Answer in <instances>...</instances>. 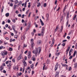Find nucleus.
Listing matches in <instances>:
<instances>
[{"mask_svg":"<svg viewBox=\"0 0 77 77\" xmlns=\"http://www.w3.org/2000/svg\"><path fill=\"white\" fill-rule=\"evenodd\" d=\"M41 51V48L39 47L38 48H35V50H33L32 51V53L34 54H35V56H36L37 55H39L40 54V52Z\"/></svg>","mask_w":77,"mask_h":77,"instance_id":"nucleus-1","label":"nucleus"},{"mask_svg":"<svg viewBox=\"0 0 77 77\" xmlns=\"http://www.w3.org/2000/svg\"><path fill=\"white\" fill-rule=\"evenodd\" d=\"M45 31V27H42V29L41 30V34H38V36H44V33Z\"/></svg>","mask_w":77,"mask_h":77,"instance_id":"nucleus-2","label":"nucleus"},{"mask_svg":"<svg viewBox=\"0 0 77 77\" xmlns=\"http://www.w3.org/2000/svg\"><path fill=\"white\" fill-rule=\"evenodd\" d=\"M28 53V57L29 59H30L32 56V54H31V52L30 51H29Z\"/></svg>","mask_w":77,"mask_h":77,"instance_id":"nucleus-3","label":"nucleus"},{"mask_svg":"<svg viewBox=\"0 0 77 77\" xmlns=\"http://www.w3.org/2000/svg\"><path fill=\"white\" fill-rule=\"evenodd\" d=\"M22 62L24 64V65L25 66H27V63L25 61V60H22Z\"/></svg>","mask_w":77,"mask_h":77,"instance_id":"nucleus-4","label":"nucleus"},{"mask_svg":"<svg viewBox=\"0 0 77 77\" xmlns=\"http://www.w3.org/2000/svg\"><path fill=\"white\" fill-rule=\"evenodd\" d=\"M58 66V63H56V65L55 66V71H56V70L57 69V66Z\"/></svg>","mask_w":77,"mask_h":77,"instance_id":"nucleus-5","label":"nucleus"},{"mask_svg":"<svg viewBox=\"0 0 77 77\" xmlns=\"http://www.w3.org/2000/svg\"><path fill=\"white\" fill-rule=\"evenodd\" d=\"M69 49H70V47L69 46L68 47L67 50H66V56H67V55L68 54V51H69Z\"/></svg>","mask_w":77,"mask_h":77,"instance_id":"nucleus-6","label":"nucleus"},{"mask_svg":"<svg viewBox=\"0 0 77 77\" xmlns=\"http://www.w3.org/2000/svg\"><path fill=\"white\" fill-rule=\"evenodd\" d=\"M57 73L55 74V77H59V71L58 72H56Z\"/></svg>","mask_w":77,"mask_h":77,"instance_id":"nucleus-7","label":"nucleus"},{"mask_svg":"<svg viewBox=\"0 0 77 77\" xmlns=\"http://www.w3.org/2000/svg\"><path fill=\"white\" fill-rule=\"evenodd\" d=\"M22 55H20L19 57H18L17 58V60H20L21 58H22Z\"/></svg>","mask_w":77,"mask_h":77,"instance_id":"nucleus-8","label":"nucleus"},{"mask_svg":"<svg viewBox=\"0 0 77 77\" xmlns=\"http://www.w3.org/2000/svg\"><path fill=\"white\" fill-rule=\"evenodd\" d=\"M63 16H61L60 18V23L63 22V21H62V20H63Z\"/></svg>","mask_w":77,"mask_h":77,"instance_id":"nucleus-9","label":"nucleus"},{"mask_svg":"<svg viewBox=\"0 0 77 77\" xmlns=\"http://www.w3.org/2000/svg\"><path fill=\"white\" fill-rule=\"evenodd\" d=\"M12 28V29L13 30H15V25H13L12 26H11Z\"/></svg>","mask_w":77,"mask_h":77,"instance_id":"nucleus-10","label":"nucleus"},{"mask_svg":"<svg viewBox=\"0 0 77 77\" xmlns=\"http://www.w3.org/2000/svg\"><path fill=\"white\" fill-rule=\"evenodd\" d=\"M40 22L41 23L42 26H44V23H43V22L42 21V20H41V19H40Z\"/></svg>","mask_w":77,"mask_h":77,"instance_id":"nucleus-11","label":"nucleus"},{"mask_svg":"<svg viewBox=\"0 0 77 77\" xmlns=\"http://www.w3.org/2000/svg\"><path fill=\"white\" fill-rule=\"evenodd\" d=\"M61 64L63 66H68V65L65 64H63L62 63H61Z\"/></svg>","mask_w":77,"mask_h":77,"instance_id":"nucleus-12","label":"nucleus"},{"mask_svg":"<svg viewBox=\"0 0 77 77\" xmlns=\"http://www.w3.org/2000/svg\"><path fill=\"white\" fill-rule=\"evenodd\" d=\"M30 26L29 25L27 26L26 28V31H27L29 29V28L30 27Z\"/></svg>","mask_w":77,"mask_h":77,"instance_id":"nucleus-13","label":"nucleus"},{"mask_svg":"<svg viewBox=\"0 0 77 77\" xmlns=\"http://www.w3.org/2000/svg\"><path fill=\"white\" fill-rule=\"evenodd\" d=\"M1 55L2 56L3 58H5V54L4 53V52H2L1 53Z\"/></svg>","mask_w":77,"mask_h":77,"instance_id":"nucleus-14","label":"nucleus"},{"mask_svg":"<svg viewBox=\"0 0 77 77\" xmlns=\"http://www.w3.org/2000/svg\"><path fill=\"white\" fill-rule=\"evenodd\" d=\"M73 51V50L72 49H71L70 50V51H69V56H71V52H72V51Z\"/></svg>","mask_w":77,"mask_h":77,"instance_id":"nucleus-15","label":"nucleus"},{"mask_svg":"<svg viewBox=\"0 0 77 77\" xmlns=\"http://www.w3.org/2000/svg\"><path fill=\"white\" fill-rule=\"evenodd\" d=\"M68 18H69V13H68L66 16V20H68Z\"/></svg>","mask_w":77,"mask_h":77,"instance_id":"nucleus-16","label":"nucleus"},{"mask_svg":"<svg viewBox=\"0 0 77 77\" xmlns=\"http://www.w3.org/2000/svg\"><path fill=\"white\" fill-rule=\"evenodd\" d=\"M41 43V40H38L37 42V44H40Z\"/></svg>","mask_w":77,"mask_h":77,"instance_id":"nucleus-17","label":"nucleus"},{"mask_svg":"<svg viewBox=\"0 0 77 77\" xmlns=\"http://www.w3.org/2000/svg\"><path fill=\"white\" fill-rule=\"evenodd\" d=\"M58 29H59V26H57L55 29V32H57Z\"/></svg>","mask_w":77,"mask_h":77,"instance_id":"nucleus-18","label":"nucleus"},{"mask_svg":"<svg viewBox=\"0 0 77 77\" xmlns=\"http://www.w3.org/2000/svg\"><path fill=\"white\" fill-rule=\"evenodd\" d=\"M76 53H77V51H74V53L73 54V56L74 57V56H75V54H76Z\"/></svg>","mask_w":77,"mask_h":77,"instance_id":"nucleus-19","label":"nucleus"},{"mask_svg":"<svg viewBox=\"0 0 77 77\" xmlns=\"http://www.w3.org/2000/svg\"><path fill=\"white\" fill-rule=\"evenodd\" d=\"M5 16L6 17H9V13H6L5 14Z\"/></svg>","mask_w":77,"mask_h":77,"instance_id":"nucleus-20","label":"nucleus"},{"mask_svg":"<svg viewBox=\"0 0 77 77\" xmlns=\"http://www.w3.org/2000/svg\"><path fill=\"white\" fill-rule=\"evenodd\" d=\"M8 28L10 30H12V28L11 27V26H8Z\"/></svg>","mask_w":77,"mask_h":77,"instance_id":"nucleus-21","label":"nucleus"},{"mask_svg":"<svg viewBox=\"0 0 77 77\" xmlns=\"http://www.w3.org/2000/svg\"><path fill=\"white\" fill-rule=\"evenodd\" d=\"M31 68L32 69H34V67H33V64H32V65H31Z\"/></svg>","mask_w":77,"mask_h":77,"instance_id":"nucleus-22","label":"nucleus"},{"mask_svg":"<svg viewBox=\"0 0 77 77\" xmlns=\"http://www.w3.org/2000/svg\"><path fill=\"white\" fill-rule=\"evenodd\" d=\"M34 45H35V44L34 43H31L32 47H33Z\"/></svg>","mask_w":77,"mask_h":77,"instance_id":"nucleus-23","label":"nucleus"},{"mask_svg":"<svg viewBox=\"0 0 77 77\" xmlns=\"http://www.w3.org/2000/svg\"><path fill=\"white\" fill-rule=\"evenodd\" d=\"M11 63H9V64L8 68L9 69H10V68H11Z\"/></svg>","mask_w":77,"mask_h":77,"instance_id":"nucleus-24","label":"nucleus"},{"mask_svg":"<svg viewBox=\"0 0 77 77\" xmlns=\"http://www.w3.org/2000/svg\"><path fill=\"white\" fill-rule=\"evenodd\" d=\"M49 62H50V61L48 59L46 61L47 63V64H48V63H49Z\"/></svg>","mask_w":77,"mask_h":77,"instance_id":"nucleus-25","label":"nucleus"},{"mask_svg":"<svg viewBox=\"0 0 77 77\" xmlns=\"http://www.w3.org/2000/svg\"><path fill=\"white\" fill-rule=\"evenodd\" d=\"M46 16L47 17V19H48V17H49V15H48V14H47Z\"/></svg>","mask_w":77,"mask_h":77,"instance_id":"nucleus-26","label":"nucleus"},{"mask_svg":"<svg viewBox=\"0 0 77 77\" xmlns=\"http://www.w3.org/2000/svg\"><path fill=\"white\" fill-rule=\"evenodd\" d=\"M4 55H7L8 54V52L7 51H6L4 53Z\"/></svg>","mask_w":77,"mask_h":77,"instance_id":"nucleus-27","label":"nucleus"},{"mask_svg":"<svg viewBox=\"0 0 77 77\" xmlns=\"http://www.w3.org/2000/svg\"><path fill=\"white\" fill-rule=\"evenodd\" d=\"M40 5H41V3H40V2L38 3L37 5V7H39V6H40Z\"/></svg>","mask_w":77,"mask_h":77,"instance_id":"nucleus-28","label":"nucleus"},{"mask_svg":"<svg viewBox=\"0 0 77 77\" xmlns=\"http://www.w3.org/2000/svg\"><path fill=\"white\" fill-rule=\"evenodd\" d=\"M27 47V45H26V44H24V47H23V48H24V47Z\"/></svg>","mask_w":77,"mask_h":77,"instance_id":"nucleus-29","label":"nucleus"},{"mask_svg":"<svg viewBox=\"0 0 77 77\" xmlns=\"http://www.w3.org/2000/svg\"><path fill=\"white\" fill-rule=\"evenodd\" d=\"M63 29V26H62L61 27V29L60 30L61 32L62 31V29Z\"/></svg>","mask_w":77,"mask_h":77,"instance_id":"nucleus-30","label":"nucleus"},{"mask_svg":"<svg viewBox=\"0 0 77 77\" xmlns=\"http://www.w3.org/2000/svg\"><path fill=\"white\" fill-rule=\"evenodd\" d=\"M9 51H12V48H10Z\"/></svg>","mask_w":77,"mask_h":77,"instance_id":"nucleus-31","label":"nucleus"},{"mask_svg":"<svg viewBox=\"0 0 77 77\" xmlns=\"http://www.w3.org/2000/svg\"><path fill=\"white\" fill-rule=\"evenodd\" d=\"M62 45L63 46V47H64L65 45V43H63Z\"/></svg>","mask_w":77,"mask_h":77,"instance_id":"nucleus-32","label":"nucleus"},{"mask_svg":"<svg viewBox=\"0 0 77 77\" xmlns=\"http://www.w3.org/2000/svg\"><path fill=\"white\" fill-rule=\"evenodd\" d=\"M25 36H22V38H21V39H25Z\"/></svg>","mask_w":77,"mask_h":77,"instance_id":"nucleus-33","label":"nucleus"},{"mask_svg":"<svg viewBox=\"0 0 77 77\" xmlns=\"http://www.w3.org/2000/svg\"><path fill=\"white\" fill-rule=\"evenodd\" d=\"M45 65H44L43 68V70H44L45 69Z\"/></svg>","mask_w":77,"mask_h":77,"instance_id":"nucleus-34","label":"nucleus"},{"mask_svg":"<svg viewBox=\"0 0 77 77\" xmlns=\"http://www.w3.org/2000/svg\"><path fill=\"white\" fill-rule=\"evenodd\" d=\"M8 33V32L6 31L5 32H4V35H6V34H7Z\"/></svg>","mask_w":77,"mask_h":77,"instance_id":"nucleus-35","label":"nucleus"},{"mask_svg":"<svg viewBox=\"0 0 77 77\" xmlns=\"http://www.w3.org/2000/svg\"><path fill=\"white\" fill-rule=\"evenodd\" d=\"M46 6H47V4H46V3H45L44 5V7H46Z\"/></svg>","mask_w":77,"mask_h":77,"instance_id":"nucleus-36","label":"nucleus"},{"mask_svg":"<svg viewBox=\"0 0 77 77\" xmlns=\"http://www.w3.org/2000/svg\"><path fill=\"white\" fill-rule=\"evenodd\" d=\"M74 68H77V64H75L74 65Z\"/></svg>","mask_w":77,"mask_h":77,"instance_id":"nucleus-37","label":"nucleus"},{"mask_svg":"<svg viewBox=\"0 0 77 77\" xmlns=\"http://www.w3.org/2000/svg\"><path fill=\"white\" fill-rule=\"evenodd\" d=\"M8 23H11V20H9V19H8Z\"/></svg>","mask_w":77,"mask_h":77,"instance_id":"nucleus-38","label":"nucleus"},{"mask_svg":"<svg viewBox=\"0 0 77 77\" xmlns=\"http://www.w3.org/2000/svg\"><path fill=\"white\" fill-rule=\"evenodd\" d=\"M8 26H9V25H8V24H6L5 25V27H6V28L8 27Z\"/></svg>","mask_w":77,"mask_h":77,"instance_id":"nucleus-39","label":"nucleus"},{"mask_svg":"<svg viewBox=\"0 0 77 77\" xmlns=\"http://www.w3.org/2000/svg\"><path fill=\"white\" fill-rule=\"evenodd\" d=\"M17 5H15L14 6V9H16V7H17Z\"/></svg>","mask_w":77,"mask_h":77,"instance_id":"nucleus-40","label":"nucleus"},{"mask_svg":"<svg viewBox=\"0 0 77 77\" xmlns=\"http://www.w3.org/2000/svg\"><path fill=\"white\" fill-rule=\"evenodd\" d=\"M29 63H30V64H31V63H32V61L29 60Z\"/></svg>","mask_w":77,"mask_h":77,"instance_id":"nucleus-41","label":"nucleus"},{"mask_svg":"<svg viewBox=\"0 0 77 77\" xmlns=\"http://www.w3.org/2000/svg\"><path fill=\"white\" fill-rule=\"evenodd\" d=\"M0 68H4V67L3 66V65H2L0 66Z\"/></svg>","mask_w":77,"mask_h":77,"instance_id":"nucleus-42","label":"nucleus"},{"mask_svg":"<svg viewBox=\"0 0 77 77\" xmlns=\"http://www.w3.org/2000/svg\"><path fill=\"white\" fill-rule=\"evenodd\" d=\"M66 41H67V40H63L62 41L63 42H66Z\"/></svg>","mask_w":77,"mask_h":77,"instance_id":"nucleus-43","label":"nucleus"},{"mask_svg":"<svg viewBox=\"0 0 77 77\" xmlns=\"http://www.w3.org/2000/svg\"><path fill=\"white\" fill-rule=\"evenodd\" d=\"M18 16L19 17H21V14H19L18 15Z\"/></svg>","mask_w":77,"mask_h":77,"instance_id":"nucleus-44","label":"nucleus"},{"mask_svg":"<svg viewBox=\"0 0 77 77\" xmlns=\"http://www.w3.org/2000/svg\"><path fill=\"white\" fill-rule=\"evenodd\" d=\"M18 3V1L17 0H16L15 1V3Z\"/></svg>","mask_w":77,"mask_h":77,"instance_id":"nucleus-45","label":"nucleus"},{"mask_svg":"<svg viewBox=\"0 0 77 77\" xmlns=\"http://www.w3.org/2000/svg\"><path fill=\"white\" fill-rule=\"evenodd\" d=\"M53 45H54V43H52L51 45V47H53Z\"/></svg>","mask_w":77,"mask_h":77,"instance_id":"nucleus-46","label":"nucleus"},{"mask_svg":"<svg viewBox=\"0 0 77 77\" xmlns=\"http://www.w3.org/2000/svg\"><path fill=\"white\" fill-rule=\"evenodd\" d=\"M14 32H15V33L16 34H17V33H18V32H17V31L15 30H14Z\"/></svg>","mask_w":77,"mask_h":77,"instance_id":"nucleus-47","label":"nucleus"},{"mask_svg":"<svg viewBox=\"0 0 77 77\" xmlns=\"http://www.w3.org/2000/svg\"><path fill=\"white\" fill-rule=\"evenodd\" d=\"M29 10H27L26 11V14H28V13L29 12Z\"/></svg>","mask_w":77,"mask_h":77,"instance_id":"nucleus-48","label":"nucleus"},{"mask_svg":"<svg viewBox=\"0 0 77 77\" xmlns=\"http://www.w3.org/2000/svg\"><path fill=\"white\" fill-rule=\"evenodd\" d=\"M35 73V72L33 71H32V75H33Z\"/></svg>","mask_w":77,"mask_h":77,"instance_id":"nucleus-49","label":"nucleus"},{"mask_svg":"<svg viewBox=\"0 0 77 77\" xmlns=\"http://www.w3.org/2000/svg\"><path fill=\"white\" fill-rule=\"evenodd\" d=\"M5 23V22L4 21H2V24H3V25H4V24Z\"/></svg>","mask_w":77,"mask_h":77,"instance_id":"nucleus-50","label":"nucleus"},{"mask_svg":"<svg viewBox=\"0 0 77 77\" xmlns=\"http://www.w3.org/2000/svg\"><path fill=\"white\" fill-rule=\"evenodd\" d=\"M3 73H6V71L5 70H3Z\"/></svg>","mask_w":77,"mask_h":77,"instance_id":"nucleus-51","label":"nucleus"},{"mask_svg":"<svg viewBox=\"0 0 77 77\" xmlns=\"http://www.w3.org/2000/svg\"><path fill=\"white\" fill-rule=\"evenodd\" d=\"M57 0H55V5H56L57 4Z\"/></svg>","mask_w":77,"mask_h":77,"instance_id":"nucleus-52","label":"nucleus"},{"mask_svg":"<svg viewBox=\"0 0 77 77\" xmlns=\"http://www.w3.org/2000/svg\"><path fill=\"white\" fill-rule=\"evenodd\" d=\"M18 37L17 35H15L14 36L15 38H17V37Z\"/></svg>","mask_w":77,"mask_h":77,"instance_id":"nucleus-53","label":"nucleus"},{"mask_svg":"<svg viewBox=\"0 0 77 77\" xmlns=\"http://www.w3.org/2000/svg\"><path fill=\"white\" fill-rule=\"evenodd\" d=\"M75 48L77 49V44L76 43L75 45Z\"/></svg>","mask_w":77,"mask_h":77,"instance_id":"nucleus-54","label":"nucleus"},{"mask_svg":"<svg viewBox=\"0 0 77 77\" xmlns=\"http://www.w3.org/2000/svg\"><path fill=\"white\" fill-rule=\"evenodd\" d=\"M2 66H6V65H5V63H3Z\"/></svg>","mask_w":77,"mask_h":77,"instance_id":"nucleus-55","label":"nucleus"},{"mask_svg":"<svg viewBox=\"0 0 77 77\" xmlns=\"http://www.w3.org/2000/svg\"><path fill=\"white\" fill-rule=\"evenodd\" d=\"M31 42H33V39H31Z\"/></svg>","mask_w":77,"mask_h":77,"instance_id":"nucleus-56","label":"nucleus"},{"mask_svg":"<svg viewBox=\"0 0 77 77\" xmlns=\"http://www.w3.org/2000/svg\"><path fill=\"white\" fill-rule=\"evenodd\" d=\"M12 61L13 62H15V59H12Z\"/></svg>","mask_w":77,"mask_h":77,"instance_id":"nucleus-57","label":"nucleus"},{"mask_svg":"<svg viewBox=\"0 0 77 77\" xmlns=\"http://www.w3.org/2000/svg\"><path fill=\"white\" fill-rule=\"evenodd\" d=\"M6 64H8L9 63V61H6L5 62Z\"/></svg>","mask_w":77,"mask_h":77,"instance_id":"nucleus-58","label":"nucleus"},{"mask_svg":"<svg viewBox=\"0 0 77 77\" xmlns=\"http://www.w3.org/2000/svg\"><path fill=\"white\" fill-rule=\"evenodd\" d=\"M67 38L68 39H70V37L69 36H67Z\"/></svg>","mask_w":77,"mask_h":77,"instance_id":"nucleus-59","label":"nucleus"},{"mask_svg":"<svg viewBox=\"0 0 77 77\" xmlns=\"http://www.w3.org/2000/svg\"><path fill=\"white\" fill-rule=\"evenodd\" d=\"M19 5H20H20L22 4V2L21 1H20V2H19Z\"/></svg>","mask_w":77,"mask_h":77,"instance_id":"nucleus-60","label":"nucleus"},{"mask_svg":"<svg viewBox=\"0 0 77 77\" xmlns=\"http://www.w3.org/2000/svg\"><path fill=\"white\" fill-rule=\"evenodd\" d=\"M61 77H66V76H65V75H61Z\"/></svg>","mask_w":77,"mask_h":77,"instance_id":"nucleus-61","label":"nucleus"},{"mask_svg":"<svg viewBox=\"0 0 77 77\" xmlns=\"http://www.w3.org/2000/svg\"><path fill=\"white\" fill-rule=\"evenodd\" d=\"M21 74H22V73L21 72H20L19 73H18L19 75H21Z\"/></svg>","mask_w":77,"mask_h":77,"instance_id":"nucleus-62","label":"nucleus"},{"mask_svg":"<svg viewBox=\"0 0 77 77\" xmlns=\"http://www.w3.org/2000/svg\"><path fill=\"white\" fill-rule=\"evenodd\" d=\"M24 14H23L22 16V18H24Z\"/></svg>","mask_w":77,"mask_h":77,"instance_id":"nucleus-63","label":"nucleus"},{"mask_svg":"<svg viewBox=\"0 0 77 77\" xmlns=\"http://www.w3.org/2000/svg\"><path fill=\"white\" fill-rule=\"evenodd\" d=\"M22 11H25V8H23Z\"/></svg>","mask_w":77,"mask_h":77,"instance_id":"nucleus-64","label":"nucleus"}]
</instances>
